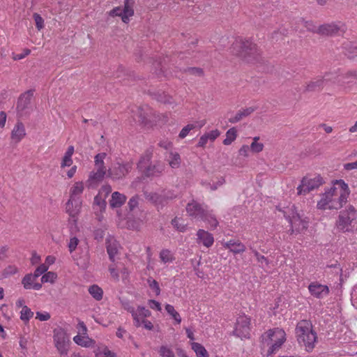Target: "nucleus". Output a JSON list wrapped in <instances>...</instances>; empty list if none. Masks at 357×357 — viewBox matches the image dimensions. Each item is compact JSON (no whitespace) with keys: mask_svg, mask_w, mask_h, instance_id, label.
Instances as JSON below:
<instances>
[{"mask_svg":"<svg viewBox=\"0 0 357 357\" xmlns=\"http://www.w3.org/2000/svg\"><path fill=\"white\" fill-rule=\"evenodd\" d=\"M349 195L348 185L342 179L335 180L333 185L321 195L317 204V208L338 210L347 203Z\"/></svg>","mask_w":357,"mask_h":357,"instance_id":"1","label":"nucleus"},{"mask_svg":"<svg viewBox=\"0 0 357 357\" xmlns=\"http://www.w3.org/2000/svg\"><path fill=\"white\" fill-rule=\"evenodd\" d=\"M231 50L233 54L248 63L258 61L261 56V52L255 43L241 38L235 40Z\"/></svg>","mask_w":357,"mask_h":357,"instance_id":"2","label":"nucleus"},{"mask_svg":"<svg viewBox=\"0 0 357 357\" xmlns=\"http://www.w3.org/2000/svg\"><path fill=\"white\" fill-rule=\"evenodd\" d=\"M295 333L298 344L304 346L307 351H312L317 335L312 329L311 321L306 319L300 321L295 328Z\"/></svg>","mask_w":357,"mask_h":357,"instance_id":"3","label":"nucleus"},{"mask_svg":"<svg viewBox=\"0 0 357 357\" xmlns=\"http://www.w3.org/2000/svg\"><path fill=\"white\" fill-rule=\"evenodd\" d=\"M285 341V333L284 331L275 328L268 330L261 336L262 347H269L266 357H272Z\"/></svg>","mask_w":357,"mask_h":357,"instance_id":"4","label":"nucleus"},{"mask_svg":"<svg viewBox=\"0 0 357 357\" xmlns=\"http://www.w3.org/2000/svg\"><path fill=\"white\" fill-rule=\"evenodd\" d=\"M131 161H116L107 170V176L114 181L124 179L132 169Z\"/></svg>","mask_w":357,"mask_h":357,"instance_id":"5","label":"nucleus"},{"mask_svg":"<svg viewBox=\"0 0 357 357\" xmlns=\"http://www.w3.org/2000/svg\"><path fill=\"white\" fill-rule=\"evenodd\" d=\"M356 218V211L353 206H349L345 211L340 212L338 220L336 222L337 228L342 231H349L352 222Z\"/></svg>","mask_w":357,"mask_h":357,"instance_id":"6","label":"nucleus"},{"mask_svg":"<svg viewBox=\"0 0 357 357\" xmlns=\"http://www.w3.org/2000/svg\"><path fill=\"white\" fill-rule=\"evenodd\" d=\"M324 183L323 178L319 176H315L313 178L305 176L301 180V183L297 188L298 195H305L310 191L318 188Z\"/></svg>","mask_w":357,"mask_h":357,"instance_id":"7","label":"nucleus"},{"mask_svg":"<svg viewBox=\"0 0 357 357\" xmlns=\"http://www.w3.org/2000/svg\"><path fill=\"white\" fill-rule=\"evenodd\" d=\"M53 337L55 347L59 352L61 357H68L69 340L66 337L63 330L61 328L54 329Z\"/></svg>","mask_w":357,"mask_h":357,"instance_id":"8","label":"nucleus"},{"mask_svg":"<svg viewBox=\"0 0 357 357\" xmlns=\"http://www.w3.org/2000/svg\"><path fill=\"white\" fill-rule=\"evenodd\" d=\"M331 73H326L324 76H318L306 82L304 92L319 91L323 89L325 84L331 81Z\"/></svg>","mask_w":357,"mask_h":357,"instance_id":"9","label":"nucleus"},{"mask_svg":"<svg viewBox=\"0 0 357 357\" xmlns=\"http://www.w3.org/2000/svg\"><path fill=\"white\" fill-rule=\"evenodd\" d=\"M250 319L246 316H240L236 320L234 334L243 338H249L250 331Z\"/></svg>","mask_w":357,"mask_h":357,"instance_id":"10","label":"nucleus"},{"mask_svg":"<svg viewBox=\"0 0 357 357\" xmlns=\"http://www.w3.org/2000/svg\"><path fill=\"white\" fill-rule=\"evenodd\" d=\"M33 92V90H28L20 96L17 104V112L19 117H22L28 113L26 110L31 104Z\"/></svg>","mask_w":357,"mask_h":357,"instance_id":"11","label":"nucleus"},{"mask_svg":"<svg viewBox=\"0 0 357 357\" xmlns=\"http://www.w3.org/2000/svg\"><path fill=\"white\" fill-rule=\"evenodd\" d=\"M207 207L192 200L186 206V211L189 216L197 220H201L207 211Z\"/></svg>","mask_w":357,"mask_h":357,"instance_id":"12","label":"nucleus"},{"mask_svg":"<svg viewBox=\"0 0 357 357\" xmlns=\"http://www.w3.org/2000/svg\"><path fill=\"white\" fill-rule=\"evenodd\" d=\"M82 208L81 199L70 198L66 203V212L69 214L70 219L74 222H77V218Z\"/></svg>","mask_w":357,"mask_h":357,"instance_id":"13","label":"nucleus"},{"mask_svg":"<svg viewBox=\"0 0 357 357\" xmlns=\"http://www.w3.org/2000/svg\"><path fill=\"white\" fill-rule=\"evenodd\" d=\"M291 225V234H298L307 229L308 227V221L302 218L301 215L294 216V219L289 221Z\"/></svg>","mask_w":357,"mask_h":357,"instance_id":"14","label":"nucleus"},{"mask_svg":"<svg viewBox=\"0 0 357 357\" xmlns=\"http://www.w3.org/2000/svg\"><path fill=\"white\" fill-rule=\"evenodd\" d=\"M310 294L317 298H321L329 294L328 286L319 284L318 282H312L308 287Z\"/></svg>","mask_w":357,"mask_h":357,"instance_id":"15","label":"nucleus"},{"mask_svg":"<svg viewBox=\"0 0 357 357\" xmlns=\"http://www.w3.org/2000/svg\"><path fill=\"white\" fill-rule=\"evenodd\" d=\"M130 312L134 319V324L137 327L141 326V321L151 315V312L144 307L139 306L136 310L132 309Z\"/></svg>","mask_w":357,"mask_h":357,"instance_id":"16","label":"nucleus"},{"mask_svg":"<svg viewBox=\"0 0 357 357\" xmlns=\"http://www.w3.org/2000/svg\"><path fill=\"white\" fill-rule=\"evenodd\" d=\"M134 14L133 8L124 6L123 8L121 7H116L111 11V15L113 16H120L123 22L128 23L129 17L132 16Z\"/></svg>","mask_w":357,"mask_h":357,"instance_id":"17","label":"nucleus"},{"mask_svg":"<svg viewBox=\"0 0 357 357\" xmlns=\"http://www.w3.org/2000/svg\"><path fill=\"white\" fill-rule=\"evenodd\" d=\"M165 170V165L160 162H156L153 165H148L143 172L148 176H160Z\"/></svg>","mask_w":357,"mask_h":357,"instance_id":"18","label":"nucleus"},{"mask_svg":"<svg viewBox=\"0 0 357 357\" xmlns=\"http://www.w3.org/2000/svg\"><path fill=\"white\" fill-rule=\"evenodd\" d=\"M197 236L198 243H202L206 248H210L214 243L213 235L204 229H199Z\"/></svg>","mask_w":357,"mask_h":357,"instance_id":"19","label":"nucleus"},{"mask_svg":"<svg viewBox=\"0 0 357 357\" xmlns=\"http://www.w3.org/2000/svg\"><path fill=\"white\" fill-rule=\"evenodd\" d=\"M25 135L26 131L24 124L21 121H17L11 132V139L18 143Z\"/></svg>","mask_w":357,"mask_h":357,"instance_id":"20","label":"nucleus"},{"mask_svg":"<svg viewBox=\"0 0 357 357\" xmlns=\"http://www.w3.org/2000/svg\"><path fill=\"white\" fill-rule=\"evenodd\" d=\"M340 30V27L334 23L326 24L320 26L317 33L322 35L333 36L337 34Z\"/></svg>","mask_w":357,"mask_h":357,"instance_id":"21","label":"nucleus"},{"mask_svg":"<svg viewBox=\"0 0 357 357\" xmlns=\"http://www.w3.org/2000/svg\"><path fill=\"white\" fill-rule=\"evenodd\" d=\"M224 247L229 249L234 254L242 253L245 250V246L239 241L231 240L225 243Z\"/></svg>","mask_w":357,"mask_h":357,"instance_id":"22","label":"nucleus"},{"mask_svg":"<svg viewBox=\"0 0 357 357\" xmlns=\"http://www.w3.org/2000/svg\"><path fill=\"white\" fill-rule=\"evenodd\" d=\"M256 108L253 107H250L243 109L239 110L234 117L229 119V122L231 123H236L240 121L245 117L248 116L252 113L255 111Z\"/></svg>","mask_w":357,"mask_h":357,"instance_id":"23","label":"nucleus"},{"mask_svg":"<svg viewBox=\"0 0 357 357\" xmlns=\"http://www.w3.org/2000/svg\"><path fill=\"white\" fill-rule=\"evenodd\" d=\"M153 148L150 147L146 150L145 153L142 155L139 161L137 163V168L139 170H144L148 165V163L151 161L153 156Z\"/></svg>","mask_w":357,"mask_h":357,"instance_id":"24","label":"nucleus"},{"mask_svg":"<svg viewBox=\"0 0 357 357\" xmlns=\"http://www.w3.org/2000/svg\"><path fill=\"white\" fill-rule=\"evenodd\" d=\"M106 247L109 259L112 261H114V257L118 253V243L114 239H108L106 241Z\"/></svg>","mask_w":357,"mask_h":357,"instance_id":"25","label":"nucleus"},{"mask_svg":"<svg viewBox=\"0 0 357 357\" xmlns=\"http://www.w3.org/2000/svg\"><path fill=\"white\" fill-rule=\"evenodd\" d=\"M126 197L124 195L119 192H114L112 195V199L109 201V205L112 208H118L121 206L126 202Z\"/></svg>","mask_w":357,"mask_h":357,"instance_id":"26","label":"nucleus"},{"mask_svg":"<svg viewBox=\"0 0 357 357\" xmlns=\"http://www.w3.org/2000/svg\"><path fill=\"white\" fill-rule=\"evenodd\" d=\"M106 153H100L94 157V163L96 170L107 172L106 167L105 166L104 160L106 158Z\"/></svg>","mask_w":357,"mask_h":357,"instance_id":"27","label":"nucleus"},{"mask_svg":"<svg viewBox=\"0 0 357 357\" xmlns=\"http://www.w3.org/2000/svg\"><path fill=\"white\" fill-rule=\"evenodd\" d=\"M280 207V206L278 207V210L282 211L284 216L288 221L294 219L296 215H300L294 205L283 207L282 210Z\"/></svg>","mask_w":357,"mask_h":357,"instance_id":"28","label":"nucleus"},{"mask_svg":"<svg viewBox=\"0 0 357 357\" xmlns=\"http://www.w3.org/2000/svg\"><path fill=\"white\" fill-rule=\"evenodd\" d=\"M343 48L345 50V54L349 58H354L357 56V43L347 42L343 44Z\"/></svg>","mask_w":357,"mask_h":357,"instance_id":"29","label":"nucleus"},{"mask_svg":"<svg viewBox=\"0 0 357 357\" xmlns=\"http://www.w3.org/2000/svg\"><path fill=\"white\" fill-rule=\"evenodd\" d=\"M204 217L202 218L201 220L208 223L212 229H215L218 225V221L215 216L212 213L211 211L207 210Z\"/></svg>","mask_w":357,"mask_h":357,"instance_id":"30","label":"nucleus"},{"mask_svg":"<svg viewBox=\"0 0 357 357\" xmlns=\"http://www.w3.org/2000/svg\"><path fill=\"white\" fill-rule=\"evenodd\" d=\"M137 116V121L143 124L144 126H151V121L149 119V115L146 113L143 108H138Z\"/></svg>","mask_w":357,"mask_h":357,"instance_id":"31","label":"nucleus"},{"mask_svg":"<svg viewBox=\"0 0 357 357\" xmlns=\"http://www.w3.org/2000/svg\"><path fill=\"white\" fill-rule=\"evenodd\" d=\"M84 190V184L82 182H77L70 189V198L80 199L79 195L82 193Z\"/></svg>","mask_w":357,"mask_h":357,"instance_id":"32","label":"nucleus"},{"mask_svg":"<svg viewBox=\"0 0 357 357\" xmlns=\"http://www.w3.org/2000/svg\"><path fill=\"white\" fill-rule=\"evenodd\" d=\"M192 349L195 352L197 357H208V354L204 347L198 342L191 344Z\"/></svg>","mask_w":357,"mask_h":357,"instance_id":"33","label":"nucleus"},{"mask_svg":"<svg viewBox=\"0 0 357 357\" xmlns=\"http://www.w3.org/2000/svg\"><path fill=\"white\" fill-rule=\"evenodd\" d=\"M237 137V130L236 128H231L229 129L226 132V138L223 140L225 145L231 144Z\"/></svg>","mask_w":357,"mask_h":357,"instance_id":"34","label":"nucleus"},{"mask_svg":"<svg viewBox=\"0 0 357 357\" xmlns=\"http://www.w3.org/2000/svg\"><path fill=\"white\" fill-rule=\"evenodd\" d=\"M89 292L96 301H100L102 298L103 291L98 285L91 286Z\"/></svg>","mask_w":357,"mask_h":357,"instance_id":"35","label":"nucleus"},{"mask_svg":"<svg viewBox=\"0 0 357 357\" xmlns=\"http://www.w3.org/2000/svg\"><path fill=\"white\" fill-rule=\"evenodd\" d=\"M165 310L169 314L172 316V317L176 321L177 324H180L181 322V318L178 312H176L173 305L167 304L165 305Z\"/></svg>","mask_w":357,"mask_h":357,"instance_id":"36","label":"nucleus"},{"mask_svg":"<svg viewBox=\"0 0 357 357\" xmlns=\"http://www.w3.org/2000/svg\"><path fill=\"white\" fill-rule=\"evenodd\" d=\"M33 316V312L27 306L23 307L20 312V319L24 322L26 323Z\"/></svg>","mask_w":357,"mask_h":357,"instance_id":"37","label":"nucleus"},{"mask_svg":"<svg viewBox=\"0 0 357 357\" xmlns=\"http://www.w3.org/2000/svg\"><path fill=\"white\" fill-rule=\"evenodd\" d=\"M36 279L33 274H27L23 278L22 283L26 289H30Z\"/></svg>","mask_w":357,"mask_h":357,"instance_id":"38","label":"nucleus"},{"mask_svg":"<svg viewBox=\"0 0 357 357\" xmlns=\"http://www.w3.org/2000/svg\"><path fill=\"white\" fill-rule=\"evenodd\" d=\"M169 164L172 168H178L181 164V157L178 153H171Z\"/></svg>","mask_w":357,"mask_h":357,"instance_id":"39","label":"nucleus"},{"mask_svg":"<svg viewBox=\"0 0 357 357\" xmlns=\"http://www.w3.org/2000/svg\"><path fill=\"white\" fill-rule=\"evenodd\" d=\"M105 199L103 197H102L98 194L94 197V201H93L94 208L96 209V207H98V210L100 211L104 210L106 206V202Z\"/></svg>","mask_w":357,"mask_h":357,"instance_id":"40","label":"nucleus"},{"mask_svg":"<svg viewBox=\"0 0 357 357\" xmlns=\"http://www.w3.org/2000/svg\"><path fill=\"white\" fill-rule=\"evenodd\" d=\"M158 353L161 357H175L172 349L167 345H162L159 348Z\"/></svg>","mask_w":357,"mask_h":357,"instance_id":"41","label":"nucleus"},{"mask_svg":"<svg viewBox=\"0 0 357 357\" xmlns=\"http://www.w3.org/2000/svg\"><path fill=\"white\" fill-rule=\"evenodd\" d=\"M96 357H116V354L107 347L99 348L96 353Z\"/></svg>","mask_w":357,"mask_h":357,"instance_id":"42","label":"nucleus"},{"mask_svg":"<svg viewBox=\"0 0 357 357\" xmlns=\"http://www.w3.org/2000/svg\"><path fill=\"white\" fill-rule=\"evenodd\" d=\"M106 174H107V172L96 170L90 173L89 179L93 181H100Z\"/></svg>","mask_w":357,"mask_h":357,"instance_id":"43","label":"nucleus"},{"mask_svg":"<svg viewBox=\"0 0 357 357\" xmlns=\"http://www.w3.org/2000/svg\"><path fill=\"white\" fill-rule=\"evenodd\" d=\"M57 278V275L54 272H47L45 273L41 278V282H50L53 283Z\"/></svg>","mask_w":357,"mask_h":357,"instance_id":"44","label":"nucleus"},{"mask_svg":"<svg viewBox=\"0 0 357 357\" xmlns=\"http://www.w3.org/2000/svg\"><path fill=\"white\" fill-rule=\"evenodd\" d=\"M160 258L164 263L171 262L173 261L174 257L171 252L168 250H162L160 253Z\"/></svg>","mask_w":357,"mask_h":357,"instance_id":"45","label":"nucleus"},{"mask_svg":"<svg viewBox=\"0 0 357 357\" xmlns=\"http://www.w3.org/2000/svg\"><path fill=\"white\" fill-rule=\"evenodd\" d=\"M259 139V137H255L253 139V142L251 144L250 148V150L255 153H259L263 150L264 144L261 143L257 142V140Z\"/></svg>","mask_w":357,"mask_h":357,"instance_id":"46","label":"nucleus"},{"mask_svg":"<svg viewBox=\"0 0 357 357\" xmlns=\"http://www.w3.org/2000/svg\"><path fill=\"white\" fill-rule=\"evenodd\" d=\"M17 272V268L15 265H9L2 271L3 278H8Z\"/></svg>","mask_w":357,"mask_h":357,"instance_id":"47","label":"nucleus"},{"mask_svg":"<svg viewBox=\"0 0 357 357\" xmlns=\"http://www.w3.org/2000/svg\"><path fill=\"white\" fill-rule=\"evenodd\" d=\"M147 283L149 284V287L155 291L157 296H158L160 293V289L158 282L155 280H153L152 278H149L147 280Z\"/></svg>","mask_w":357,"mask_h":357,"instance_id":"48","label":"nucleus"},{"mask_svg":"<svg viewBox=\"0 0 357 357\" xmlns=\"http://www.w3.org/2000/svg\"><path fill=\"white\" fill-rule=\"evenodd\" d=\"M194 128H195V125L191 123L188 124L187 126L182 128L178 135V137L181 139H184L188 135V133Z\"/></svg>","mask_w":357,"mask_h":357,"instance_id":"49","label":"nucleus"},{"mask_svg":"<svg viewBox=\"0 0 357 357\" xmlns=\"http://www.w3.org/2000/svg\"><path fill=\"white\" fill-rule=\"evenodd\" d=\"M48 269V266L45 264H40L35 271L33 275L38 278L39 276H40L42 274L45 273Z\"/></svg>","mask_w":357,"mask_h":357,"instance_id":"50","label":"nucleus"},{"mask_svg":"<svg viewBox=\"0 0 357 357\" xmlns=\"http://www.w3.org/2000/svg\"><path fill=\"white\" fill-rule=\"evenodd\" d=\"M33 17L35 20L36 26L37 29L38 30H40L41 29H43L44 26V20L42 18V17L38 13H34Z\"/></svg>","mask_w":357,"mask_h":357,"instance_id":"51","label":"nucleus"},{"mask_svg":"<svg viewBox=\"0 0 357 357\" xmlns=\"http://www.w3.org/2000/svg\"><path fill=\"white\" fill-rule=\"evenodd\" d=\"M185 72H188V73H189L191 75H197L199 77H202L204 75V71L200 68H195V67L188 68H186L185 70Z\"/></svg>","mask_w":357,"mask_h":357,"instance_id":"52","label":"nucleus"},{"mask_svg":"<svg viewBox=\"0 0 357 357\" xmlns=\"http://www.w3.org/2000/svg\"><path fill=\"white\" fill-rule=\"evenodd\" d=\"M111 192L112 187L109 185H106L102 186V188L99 190L98 195L103 197L105 199Z\"/></svg>","mask_w":357,"mask_h":357,"instance_id":"53","label":"nucleus"},{"mask_svg":"<svg viewBox=\"0 0 357 357\" xmlns=\"http://www.w3.org/2000/svg\"><path fill=\"white\" fill-rule=\"evenodd\" d=\"M145 197L147 200L156 204L158 201L159 194L156 192H145Z\"/></svg>","mask_w":357,"mask_h":357,"instance_id":"54","label":"nucleus"},{"mask_svg":"<svg viewBox=\"0 0 357 357\" xmlns=\"http://www.w3.org/2000/svg\"><path fill=\"white\" fill-rule=\"evenodd\" d=\"M73 340L76 344L78 345H81L83 347H88V342L89 340H86L84 337H82L80 335H76L74 337Z\"/></svg>","mask_w":357,"mask_h":357,"instance_id":"55","label":"nucleus"},{"mask_svg":"<svg viewBox=\"0 0 357 357\" xmlns=\"http://www.w3.org/2000/svg\"><path fill=\"white\" fill-rule=\"evenodd\" d=\"M79 243V240L76 237H73L70 239L68 247L70 253H72L77 248Z\"/></svg>","mask_w":357,"mask_h":357,"instance_id":"56","label":"nucleus"},{"mask_svg":"<svg viewBox=\"0 0 357 357\" xmlns=\"http://www.w3.org/2000/svg\"><path fill=\"white\" fill-rule=\"evenodd\" d=\"M172 225L179 231L183 232L186 230V225L180 224L177 218H174L172 220Z\"/></svg>","mask_w":357,"mask_h":357,"instance_id":"57","label":"nucleus"},{"mask_svg":"<svg viewBox=\"0 0 357 357\" xmlns=\"http://www.w3.org/2000/svg\"><path fill=\"white\" fill-rule=\"evenodd\" d=\"M342 78L344 79H348L350 78H354L357 80V70H349L344 74L342 75Z\"/></svg>","mask_w":357,"mask_h":357,"instance_id":"58","label":"nucleus"},{"mask_svg":"<svg viewBox=\"0 0 357 357\" xmlns=\"http://www.w3.org/2000/svg\"><path fill=\"white\" fill-rule=\"evenodd\" d=\"M208 139L213 142L220 135V132L218 130H214L209 132L205 133Z\"/></svg>","mask_w":357,"mask_h":357,"instance_id":"59","label":"nucleus"},{"mask_svg":"<svg viewBox=\"0 0 357 357\" xmlns=\"http://www.w3.org/2000/svg\"><path fill=\"white\" fill-rule=\"evenodd\" d=\"M73 163L72 157L64 155L62 162L61 163V167L62 168L65 167H70Z\"/></svg>","mask_w":357,"mask_h":357,"instance_id":"60","label":"nucleus"},{"mask_svg":"<svg viewBox=\"0 0 357 357\" xmlns=\"http://www.w3.org/2000/svg\"><path fill=\"white\" fill-rule=\"evenodd\" d=\"M254 255L256 257V259L259 263L263 264L264 263L266 265L268 264V260L266 257L263 255H261L257 251H254Z\"/></svg>","mask_w":357,"mask_h":357,"instance_id":"61","label":"nucleus"},{"mask_svg":"<svg viewBox=\"0 0 357 357\" xmlns=\"http://www.w3.org/2000/svg\"><path fill=\"white\" fill-rule=\"evenodd\" d=\"M30 53H31V50L29 49H25V50H24L23 53H22V54H13V59L15 61L20 60V59H24L26 56L29 55Z\"/></svg>","mask_w":357,"mask_h":357,"instance_id":"62","label":"nucleus"},{"mask_svg":"<svg viewBox=\"0 0 357 357\" xmlns=\"http://www.w3.org/2000/svg\"><path fill=\"white\" fill-rule=\"evenodd\" d=\"M109 271L110 273L111 276L116 280L118 281L119 280V273L116 271V268L111 265L109 266Z\"/></svg>","mask_w":357,"mask_h":357,"instance_id":"63","label":"nucleus"},{"mask_svg":"<svg viewBox=\"0 0 357 357\" xmlns=\"http://www.w3.org/2000/svg\"><path fill=\"white\" fill-rule=\"evenodd\" d=\"M36 319L40 321H47L50 319V314L48 312L42 313L40 312H36Z\"/></svg>","mask_w":357,"mask_h":357,"instance_id":"64","label":"nucleus"}]
</instances>
